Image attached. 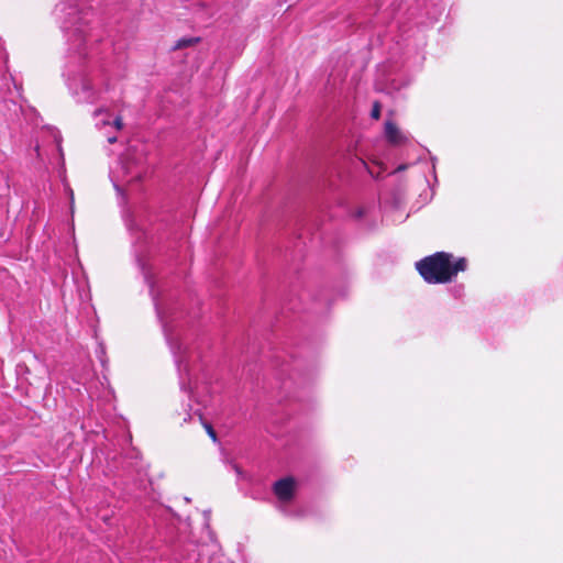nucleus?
I'll use <instances>...</instances> for the list:
<instances>
[{"mask_svg": "<svg viewBox=\"0 0 563 563\" xmlns=\"http://www.w3.org/2000/svg\"><path fill=\"white\" fill-rule=\"evenodd\" d=\"M199 41H200L199 37H183V38H179L175 43V45L173 46V49L176 51V49H181V48H185V47H189V46L195 45Z\"/></svg>", "mask_w": 563, "mask_h": 563, "instance_id": "nucleus-8", "label": "nucleus"}, {"mask_svg": "<svg viewBox=\"0 0 563 563\" xmlns=\"http://www.w3.org/2000/svg\"><path fill=\"white\" fill-rule=\"evenodd\" d=\"M190 419H191V415H189V413H188V415H187V417H185V418H184V422H187V421H189Z\"/></svg>", "mask_w": 563, "mask_h": 563, "instance_id": "nucleus-15", "label": "nucleus"}, {"mask_svg": "<svg viewBox=\"0 0 563 563\" xmlns=\"http://www.w3.org/2000/svg\"><path fill=\"white\" fill-rule=\"evenodd\" d=\"M195 415H197L199 417V420L202 422L208 435L212 439L213 442H217L218 437H217V433H216L213 427L209 422L203 421V417L199 411H196Z\"/></svg>", "mask_w": 563, "mask_h": 563, "instance_id": "nucleus-9", "label": "nucleus"}, {"mask_svg": "<svg viewBox=\"0 0 563 563\" xmlns=\"http://www.w3.org/2000/svg\"><path fill=\"white\" fill-rule=\"evenodd\" d=\"M146 156L143 152L129 146L118 159V166L111 170V180L118 194H123L121 184L141 181L146 172Z\"/></svg>", "mask_w": 563, "mask_h": 563, "instance_id": "nucleus-4", "label": "nucleus"}, {"mask_svg": "<svg viewBox=\"0 0 563 563\" xmlns=\"http://www.w3.org/2000/svg\"><path fill=\"white\" fill-rule=\"evenodd\" d=\"M108 142L109 143H114V142H117V137L115 136H111V137L108 139Z\"/></svg>", "mask_w": 563, "mask_h": 563, "instance_id": "nucleus-14", "label": "nucleus"}, {"mask_svg": "<svg viewBox=\"0 0 563 563\" xmlns=\"http://www.w3.org/2000/svg\"><path fill=\"white\" fill-rule=\"evenodd\" d=\"M273 492L279 501H290L295 496V479L292 477H284L276 481L273 485Z\"/></svg>", "mask_w": 563, "mask_h": 563, "instance_id": "nucleus-6", "label": "nucleus"}, {"mask_svg": "<svg viewBox=\"0 0 563 563\" xmlns=\"http://www.w3.org/2000/svg\"><path fill=\"white\" fill-rule=\"evenodd\" d=\"M453 255L446 252H437L416 263V269L428 284L450 283L460 272L467 268V260L459 257L452 262Z\"/></svg>", "mask_w": 563, "mask_h": 563, "instance_id": "nucleus-3", "label": "nucleus"}, {"mask_svg": "<svg viewBox=\"0 0 563 563\" xmlns=\"http://www.w3.org/2000/svg\"><path fill=\"white\" fill-rule=\"evenodd\" d=\"M113 123H114V126H115L118 130L122 129V126H123V122H122V119H121L120 117H117V118L114 119Z\"/></svg>", "mask_w": 563, "mask_h": 563, "instance_id": "nucleus-13", "label": "nucleus"}, {"mask_svg": "<svg viewBox=\"0 0 563 563\" xmlns=\"http://www.w3.org/2000/svg\"><path fill=\"white\" fill-rule=\"evenodd\" d=\"M382 104L378 101L373 103V108L371 111V117L374 120H378L380 118Z\"/></svg>", "mask_w": 563, "mask_h": 563, "instance_id": "nucleus-11", "label": "nucleus"}, {"mask_svg": "<svg viewBox=\"0 0 563 563\" xmlns=\"http://www.w3.org/2000/svg\"><path fill=\"white\" fill-rule=\"evenodd\" d=\"M150 292L154 302L157 318L162 323L166 340L170 345V349L175 355L185 354V351L183 350V343L177 338H174L173 334L174 322L184 316L183 306L179 302L177 295L156 292L153 283L150 284ZM176 363L178 368H180L181 364H184L185 369H187V361L185 355H179L176 358Z\"/></svg>", "mask_w": 563, "mask_h": 563, "instance_id": "nucleus-2", "label": "nucleus"}, {"mask_svg": "<svg viewBox=\"0 0 563 563\" xmlns=\"http://www.w3.org/2000/svg\"><path fill=\"white\" fill-rule=\"evenodd\" d=\"M68 86L77 102L95 103L98 100L99 92L85 70L80 71L78 77L69 79Z\"/></svg>", "mask_w": 563, "mask_h": 563, "instance_id": "nucleus-5", "label": "nucleus"}, {"mask_svg": "<svg viewBox=\"0 0 563 563\" xmlns=\"http://www.w3.org/2000/svg\"><path fill=\"white\" fill-rule=\"evenodd\" d=\"M53 136H54V140H55L58 148L60 150L62 135H60L59 131L53 130Z\"/></svg>", "mask_w": 563, "mask_h": 563, "instance_id": "nucleus-12", "label": "nucleus"}, {"mask_svg": "<svg viewBox=\"0 0 563 563\" xmlns=\"http://www.w3.org/2000/svg\"><path fill=\"white\" fill-rule=\"evenodd\" d=\"M385 137L393 145H401L407 142V136L391 121L385 123Z\"/></svg>", "mask_w": 563, "mask_h": 563, "instance_id": "nucleus-7", "label": "nucleus"}, {"mask_svg": "<svg viewBox=\"0 0 563 563\" xmlns=\"http://www.w3.org/2000/svg\"><path fill=\"white\" fill-rule=\"evenodd\" d=\"M93 12L90 9H81L77 5H68L62 21V30L67 38L69 52L76 54L78 59L88 57V48L100 41L96 33Z\"/></svg>", "mask_w": 563, "mask_h": 563, "instance_id": "nucleus-1", "label": "nucleus"}, {"mask_svg": "<svg viewBox=\"0 0 563 563\" xmlns=\"http://www.w3.org/2000/svg\"><path fill=\"white\" fill-rule=\"evenodd\" d=\"M397 169L398 170H405L406 169V165H400Z\"/></svg>", "mask_w": 563, "mask_h": 563, "instance_id": "nucleus-16", "label": "nucleus"}, {"mask_svg": "<svg viewBox=\"0 0 563 563\" xmlns=\"http://www.w3.org/2000/svg\"><path fill=\"white\" fill-rule=\"evenodd\" d=\"M97 357L99 358L101 365L103 368H106L108 360L106 357V347L102 343L98 344V347L96 350Z\"/></svg>", "mask_w": 563, "mask_h": 563, "instance_id": "nucleus-10", "label": "nucleus"}]
</instances>
